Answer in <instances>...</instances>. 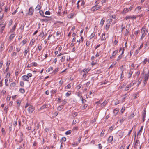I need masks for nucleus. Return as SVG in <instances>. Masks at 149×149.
Returning a JSON list of instances; mask_svg holds the SVG:
<instances>
[{
  "mask_svg": "<svg viewBox=\"0 0 149 149\" xmlns=\"http://www.w3.org/2000/svg\"><path fill=\"white\" fill-rule=\"evenodd\" d=\"M61 31H58L57 32L56 36H59V37L61 35Z\"/></svg>",
  "mask_w": 149,
  "mask_h": 149,
  "instance_id": "79ce46f5",
  "label": "nucleus"
},
{
  "mask_svg": "<svg viewBox=\"0 0 149 149\" xmlns=\"http://www.w3.org/2000/svg\"><path fill=\"white\" fill-rule=\"evenodd\" d=\"M147 61V58H146L142 62V63L143 65H145Z\"/></svg>",
  "mask_w": 149,
  "mask_h": 149,
  "instance_id": "37998d69",
  "label": "nucleus"
},
{
  "mask_svg": "<svg viewBox=\"0 0 149 149\" xmlns=\"http://www.w3.org/2000/svg\"><path fill=\"white\" fill-rule=\"evenodd\" d=\"M78 129V127L77 126H75L73 127L72 129L73 131H77Z\"/></svg>",
  "mask_w": 149,
  "mask_h": 149,
  "instance_id": "13d9d810",
  "label": "nucleus"
},
{
  "mask_svg": "<svg viewBox=\"0 0 149 149\" xmlns=\"http://www.w3.org/2000/svg\"><path fill=\"white\" fill-rule=\"evenodd\" d=\"M50 106V104H45L42 106L39 109V111L41 110H43L44 109L46 108H49Z\"/></svg>",
  "mask_w": 149,
  "mask_h": 149,
  "instance_id": "6e6552de",
  "label": "nucleus"
},
{
  "mask_svg": "<svg viewBox=\"0 0 149 149\" xmlns=\"http://www.w3.org/2000/svg\"><path fill=\"white\" fill-rule=\"evenodd\" d=\"M105 130H103L100 134V136L101 137H102L104 134Z\"/></svg>",
  "mask_w": 149,
  "mask_h": 149,
  "instance_id": "e433bc0d",
  "label": "nucleus"
},
{
  "mask_svg": "<svg viewBox=\"0 0 149 149\" xmlns=\"http://www.w3.org/2000/svg\"><path fill=\"white\" fill-rule=\"evenodd\" d=\"M4 20H2L0 21V27L2 26L1 28V30L2 32L3 31L6 26V24L4 23Z\"/></svg>",
  "mask_w": 149,
  "mask_h": 149,
  "instance_id": "7ed1b4c3",
  "label": "nucleus"
},
{
  "mask_svg": "<svg viewBox=\"0 0 149 149\" xmlns=\"http://www.w3.org/2000/svg\"><path fill=\"white\" fill-rule=\"evenodd\" d=\"M20 85L21 87H23L24 86V83L23 81H21L20 82Z\"/></svg>",
  "mask_w": 149,
  "mask_h": 149,
  "instance_id": "603ef678",
  "label": "nucleus"
},
{
  "mask_svg": "<svg viewBox=\"0 0 149 149\" xmlns=\"http://www.w3.org/2000/svg\"><path fill=\"white\" fill-rule=\"evenodd\" d=\"M135 116V115L134 113H132L130 116H128L129 119H131L133 118Z\"/></svg>",
  "mask_w": 149,
  "mask_h": 149,
  "instance_id": "bb28decb",
  "label": "nucleus"
},
{
  "mask_svg": "<svg viewBox=\"0 0 149 149\" xmlns=\"http://www.w3.org/2000/svg\"><path fill=\"white\" fill-rule=\"evenodd\" d=\"M41 8V6L40 5L38 4L35 8L36 11L40 10Z\"/></svg>",
  "mask_w": 149,
  "mask_h": 149,
  "instance_id": "b1692460",
  "label": "nucleus"
},
{
  "mask_svg": "<svg viewBox=\"0 0 149 149\" xmlns=\"http://www.w3.org/2000/svg\"><path fill=\"white\" fill-rule=\"evenodd\" d=\"M17 124V119L15 120L14 121V123H13V125L15 127L16 126Z\"/></svg>",
  "mask_w": 149,
  "mask_h": 149,
  "instance_id": "69168bd1",
  "label": "nucleus"
},
{
  "mask_svg": "<svg viewBox=\"0 0 149 149\" xmlns=\"http://www.w3.org/2000/svg\"><path fill=\"white\" fill-rule=\"evenodd\" d=\"M119 110V109L117 108L113 110V113L115 116H116L118 113Z\"/></svg>",
  "mask_w": 149,
  "mask_h": 149,
  "instance_id": "f3484780",
  "label": "nucleus"
},
{
  "mask_svg": "<svg viewBox=\"0 0 149 149\" xmlns=\"http://www.w3.org/2000/svg\"><path fill=\"white\" fill-rule=\"evenodd\" d=\"M107 104V102L106 101H104L103 103L101 104L100 105L102 107H103L105 106Z\"/></svg>",
  "mask_w": 149,
  "mask_h": 149,
  "instance_id": "c85d7f7f",
  "label": "nucleus"
},
{
  "mask_svg": "<svg viewBox=\"0 0 149 149\" xmlns=\"http://www.w3.org/2000/svg\"><path fill=\"white\" fill-rule=\"evenodd\" d=\"M59 70V68H57L55 69L53 71V73H54V74H55L57 72H58Z\"/></svg>",
  "mask_w": 149,
  "mask_h": 149,
  "instance_id": "de8ad7c7",
  "label": "nucleus"
},
{
  "mask_svg": "<svg viewBox=\"0 0 149 149\" xmlns=\"http://www.w3.org/2000/svg\"><path fill=\"white\" fill-rule=\"evenodd\" d=\"M63 105L59 106L58 107V109L60 111L63 108Z\"/></svg>",
  "mask_w": 149,
  "mask_h": 149,
  "instance_id": "3c124183",
  "label": "nucleus"
},
{
  "mask_svg": "<svg viewBox=\"0 0 149 149\" xmlns=\"http://www.w3.org/2000/svg\"><path fill=\"white\" fill-rule=\"evenodd\" d=\"M122 56L120 54L118 57L117 60L118 61V60H120V59L122 58Z\"/></svg>",
  "mask_w": 149,
  "mask_h": 149,
  "instance_id": "774afa93",
  "label": "nucleus"
},
{
  "mask_svg": "<svg viewBox=\"0 0 149 149\" xmlns=\"http://www.w3.org/2000/svg\"><path fill=\"white\" fill-rule=\"evenodd\" d=\"M66 139L65 137H62L61 139V141L63 143V142H65L66 141Z\"/></svg>",
  "mask_w": 149,
  "mask_h": 149,
  "instance_id": "a19ab883",
  "label": "nucleus"
},
{
  "mask_svg": "<svg viewBox=\"0 0 149 149\" xmlns=\"http://www.w3.org/2000/svg\"><path fill=\"white\" fill-rule=\"evenodd\" d=\"M27 42V40L26 39H24L22 42L23 43V44L24 45Z\"/></svg>",
  "mask_w": 149,
  "mask_h": 149,
  "instance_id": "338daca9",
  "label": "nucleus"
},
{
  "mask_svg": "<svg viewBox=\"0 0 149 149\" xmlns=\"http://www.w3.org/2000/svg\"><path fill=\"white\" fill-rule=\"evenodd\" d=\"M133 72L131 70H130L128 74V77L129 78L131 77Z\"/></svg>",
  "mask_w": 149,
  "mask_h": 149,
  "instance_id": "2f4dec72",
  "label": "nucleus"
},
{
  "mask_svg": "<svg viewBox=\"0 0 149 149\" xmlns=\"http://www.w3.org/2000/svg\"><path fill=\"white\" fill-rule=\"evenodd\" d=\"M33 12L34 9L33 7H31L29 9L28 15H32L33 13Z\"/></svg>",
  "mask_w": 149,
  "mask_h": 149,
  "instance_id": "1a4fd4ad",
  "label": "nucleus"
},
{
  "mask_svg": "<svg viewBox=\"0 0 149 149\" xmlns=\"http://www.w3.org/2000/svg\"><path fill=\"white\" fill-rule=\"evenodd\" d=\"M88 105L87 104H84L82 107L81 109L83 110L85 109L87 107Z\"/></svg>",
  "mask_w": 149,
  "mask_h": 149,
  "instance_id": "09e8293b",
  "label": "nucleus"
},
{
  "mask_svg": "<svg viewBox=\"0 0 149 149\" xmlns=\"http://www.w3.org/2000/svg\"><path fill=\"white\" fill-rule=\"evenodd\" d=\"M32 66H33L36 67L38 65V64L35 62H32L31 63Z\"/></svg>",
  "mask_w": 149,
  "mask_h": 149,
  "instance_id": "8fccbe9b",
  "label": "nucleus"
},
{
  "mask_svg": "<svg viewBox=\"0 0 149 149\" xmlns=\"http://www.w3.org/2000/svg\"><path fill=\"white\" fill-rule=\"evenodd\" d=\"M102 100H100L99 101L96 102V104H97L98 105H99L100 104V105L101 104V102H102Z\"/></svg>",
  "mask_w": 149,
  "mask_h": 149,
  "instance_id": "052dcab7",
  "label": "nucleus"
},
{
  "mask_svg": "<svg viewBox=\"0 0 149 149\" xmlns=\"http://www.w3.org/2000/svg\"><path fill=\"white\" fill-rule=\"evenodd\" d=\"M72 132V131L71 130H69L68 131H67L65 133V134L66 135H69L70 134H71Z\"/></svg>",
  "mask_w": 149,
  "mask_h": 149,
  "instance_id": "c03bdc74",
  "label": "nucleus"
},
{
  "mask_svg": "<svg viewBox=\"0 0 149 149\" xmlns=\"http://www.w3.org/2000/svg\"><path fill=\"white\" fill-rule=\"evenodd\" d=\"M101 6H97V5H95L91 8V11L95 12L101 9Z\"/></svg>",
  "mask_w": 149,
  "mask_h": 149,
  "instance_id": "f03ea898",
  "label": "nucleus"
},
{
  "mask_svg": "<svg viewBox=\"0 0 149 149\" xmlns=\"http://www.w3.org/2000/svg\"><path fill=\"white\" fill-rule=\"evenodd\" d=\"M78 96L79 97H80L81 99L82 103H83V102H84V101H85V102L86 101V100L83 99V97L81 95V94H80L79 92L78 93Z\"/></svg>",
  "mask_w": 149,
  "mask_h": 149,
  "instance_id": "412c9836",
  "label": "nucleus"
},
{
  "mask_svg": "<svg viewBox=\"0 0 149 149\" xmlns=\"http://www.w3.org/2000/svg\"><path fill=\"white\" fill-rule=\"evenodd\" d=\"M149 77V74H145L144 77V84L145 85L147 81L148 80V79Z\"/></svg>",
  "mask_w": 149,
  "mask_h": 149,
  "instance_id": "9d476101",
  "label": "nucleus"
},
{
  "mask_svg": "<svg viewBox=\"0 0 149 149\" xmlns=\"http://www.w3.org/2000/svg\"><path fill=\"white\" fill-rule=\"evenodd\" d=\"M87 69H89V71H90V69L89 68L84 69L82 71H81V74H82L83 73H85L86 71V70H87Z\"/></svg>",
  "mask_w": 149,
  "mask_h": 149,
  "instance_id": "58836bf2",
  "label": "nucleus"
},
{
  "mask_svg": "<svg viewBox=\"0 0 149 149\" xmlns=\"http://www.w3.org/2000/svg\"><path fill=\"white\" fill-rule=\"evenodd\" d=\"M118 50H116L115 51H114L112 53V55L110 57V58H113L118 53Z\"/></svg>",
  "mask_w": 149,
  "mask_h": 149,
  "instance_id": "4468645a",
  "label": "nucleus"
},
{
  "mask_svg": "<svg viewBox=\"0 0 149 149\" xmlns=\"http://www.w3.org/2000/svg\"><path fill=\"white\" fill-rule=\"evenodd\" d=\"M65 56H63L61 58V62H63L65 61Z\"/></svg>",
  "mask_w": 149,
  "mask_h": 149,
  "instance_id": "bf43d9fd",
  "label": "nucleus"
},
{
  "mask_svg": "<svg viewBox=\"0 0 149 149\" xmlns=\"http://www.w3.org/2000/svg\"><path fill=\"white\" fill-rule=\"evenodd\" d=\"M4 111L6 113H7L8 111V107L7 106H5L4 109Z\"/></svg>",
  "mask_w": 149,
  "mask_h": 149,
  "instance_id": "4d7b16f0",
  "label": "nucleus"
},
{
  "mask_svg": "<svg viewBox=\"0 0 149 149\" xmlns=\"http://www.w3.org/2000/svg\"><path fill=\"white\" fill-rule=\"evenodd\" d=\"M136 83V82L135 81L131 83L130 84L127 86L125 87V91L128 90L129 88L133 86Z\"/></svg>",
  "mask_w": 149,
  "mask_h": 149,
  "instance_id": "39448f33",
  "label": "nucleus"
},
{
  "mask_svg": "<svg viewBox=\"0 0 149 149\" xmlns=\"http://www.w3.org/2000/svg\"><path fill=\"white\" fill-rule=\"evenodd\" d=\"M67 99H64L63 102V105H65L67 102Z\"/></svg>",
  "mask_w": 149,
  "mask_h": 149,
  "instance_id": "6e6d98bb",
  "label": "nucleus"
},
{
  "mask_svg": "<svg viewBox=\"0 0 149 149\" xmlns=\"http://www.w3.org/2000/svg\"><path fill=\"white\" fill-rule=\"evenodd\" d=\"M129 11V10H128V9L126 8H125L123 9L121 13L122 14L125 15L126 13H127Z\"/></svg>",
  "mask_w": 149,
  "mask_h": 149,
  "instance_id": "ddd939ff",
  "label": "nucleus"
},
{
  "mask_svg": "<svg viewBox=\"0 0 149 149\" xmlns=\"http://www.w3.org/2000/svg\"><path fill=\"white\" fill-rule=\"evenodd\" d=\"M8 79H5V86H8L9 84L8 83Z\"/></svg>",
  "mask_w": 149,
  "mask_h": 149,
  "instance_id": "4c0bfd02",
  "label": "nucleus"
},
{
  "mask_svg": "<svg viewBox=\"0 0 149 149\" xmlns=\"http://www.w3.org/2000/svg\"><path fill=\"white\" fill-rule=\"evenodd\" d=\"M15 36V34H11L9 37V40L11 41L14 38Z\"/></svg>",
  "mask_w": 149,
  "mask_h": 149,
  "instance_id": "6ab92c4d",
  "label": "nucleus"
},
{
  "mask_svg": "<svg viewBox=\"0 0 149 149\" xmlns=\"http://www.w3.org/2000/svg\"><path fill=\"white\" fill-rule=\"evenodd\" d=\"M71 94V92L70 91H68L65 94V96L67 97H69Z\"/></svg>",
  "mask_w": 149,
  "mask_h": 149,
  "instance_id": "ea45409f",
  "label": "nucleus"
},
{
  "mask_svg": "<svg viewBox=\"0 0 149 149\" xmlns=\"http://www.w3.org/2000/svg\"><path fill=\"white\" fill-rule=\"evenodd\" d=\"M53 68L52 67H51L50 68H48L46 70L47 72H49L50 71H52L53 70Z\"/></svg>",
  "mask_w": 149,
  "mask_h": 149,
  "instance_id": "cd10ccee",
  "label": "nucleus"
},
{
  "mask_svg": "<svg viewBox=\"0 0 149 149\" xmlns=\"http://www.w3.org/2000/svg\"><path fill=\"white\" fill-rule=\"evenodd\" d=\"M146 116V113L145 110H144L143 113L142 114V116L143 118V121H144V118Z\"/></svg>",
  "mask_w": 149,
  "mask_h": 149,
  "instance_id": "5fc2aeb1",
  "label": "nucleus"
},
{
  "mask_svg": "<svg viewBox=\"0 0 149 149\" xmlns=\"http://www.w3.org/2000/svg\"><path fill=\"white\" fill-rule=\"evenodd\" d=\"M105 22V19L104 17H103L101 19L100 22V25L101 26H102L104 24V23Z\"/></svg>",
  "mask_w": 149,
  "mask_h": 149,
  "instance_id": "393cba45",
  "label": "nucleus"
},
{
  "mask_svg": "<svg viewBox=\"0 0 149 149\" xmlns=\"http://www.w3.org/2000/svg\"><path fill=\"white\" fill-rule=\"evenodd\" d=\"M32 76V74L31 73H29L27 74V75H24L22 76L21 77L22 80L23 81H28L30 79L29 78L31 77Z\"/></svg>",
  "mask_w": 149,
  "mask_h": 149,
  "instance_id": "f257e3e1",
  "label": "nucleus"
},
{
  "mask_svg": "<svg viewBox=\"0 0 149 149\" xmlns=\"http://www.w3.org/2000/svg\"><path fill=\"white\" fill-rule=\"evenodd\" d=\"M91 60L92 61L91 65L92 66L95 65L98 62V60Z\"/></svg>",
  "mask_w": 149,
  "mask_h": 149,
  "instance_id": "dca6fc26",
  "label": "nucleus"
},
{
  "mask_svg": "<svg viewBox=\"0 0 149 149\" xmlns=\"http://www.w3.org/2000/svg\"><path fill=\"white\" fill-rule=\"evenodd\" d=\"M71 84H68L67 86H65V89H69L71 88Z\"/></svg>",
  "mask_w": 149,
  "mask_h": 149,
  "instance_id": "c756f323",
  "label": "nucleus"
},
{
  "mask_svg": "<svg viewBox=\"0 0 149 149\" xmlns=\"http://www.w3.org/2000/svg\"><path fill=\"white\" fill-rule=\"evenodd\" d=\"M125 110V107H123L121 109L120 111L123 114L124 112V111Z\"/></svg>",
  "mask_w": 149,
  "mask_h": 149,
  "instance_id": "49530a36",
  "label": "nucleus"
},
{
  "mask_svg": "<svg viewBox=\"0 0 149 149\" xmlns=\"http://www.w3.org/2000/svg\"><path fill=\"white\" fill-rule=\"evenodd\" d=\"M110 27V25L109 24H107L106 25V29L107 30H108Z\"/></svg>",
  "mask_w": 149,
  "mask_h": 149,
  "instance_id": "e2e57ef3",
  "label": "nucleus"
},
{
  "mask_svg": "<svg viewBox=\"0 0 149 149\" xmlns=\"http://www.w3.org/2000/svg\"><path fill=\"white\" fill-rule=\"evenodd\" d=\"M16 85V84L15 82H13L10 84V86L11 87H14Z\"/></svg>",
  "mask_w": 149,
  "mask_h": 149,
  "instance_id": "c9c22d12",
  "label": "nucleus"
},
{
  "mask_svg": "<svg viewBox=\"0 0 149 149\" xmlns=\"http://www.w3.org/2000/svg\"><path fill=\"white\" fill-rule=\"evenodd\" d=\"M63 83V80L62 79H61L60 81H59V83L60 86H61Z\"/></svg>",
  "mask_w": 149,
  "mask_h": 149,
  "instance_id": "864d4df0",
  "label": "nucleus"
},
{
  "mask_svg": "<svg viewBox=\"0 0 149 149\" xmlns=\"http://www.w3.org/2000/svg\"><path fill=\"white\" fill-rule=\"evenodd\" d=\"M62 8V7L61 6H59L58 8V10L57 12V13L58 15H61V10Z\"/></svg>",
  "mask_w": 149,
  "mask_h": 149,
  "instance_id": "aec40b11",
  "label": "nucleus"
},
{
  "mask_svg": "<svg viewBox=\"0 0 149 149\" xmlns=\"http://www.w3.org/2000/svg\"><path fill=\"white\" fill-rule=\"evenodd\" d=\"M95 36V33L94 32H93V33H91V35L89 36V38H90V39L91 40Z\"/></svg>",
  "mask_w": 149,
  "mask_h": 149,
  "instance_id": "7c9ffc66",
  "label": "nucleus"
},
{
  "mask_svg": "<svg viewBox=\"0 0 149 149\" xmlns=\"http://www.w3.org/2000/svg\"><path fill=\"white\" fill-rule=\"evenodd\" d=\"M143 126H142L140 128L139 130L138 131L137 133V136L140 135L141 134L142 132L143 129Z\"/></svg>",
  "mask_w": 149,
  "mask_h": 149,
  "instance_id": "4be33fe9",
  "label": "nucleus"
},
{
  "mask_svg": "<svg viewBox=\"0 0 149 149\" xmlns=\"http://www.w3.org/2000/svg\"><path fill=\"white\" fill-rule=\"evenodd\" d=\"M17 23H15L14 24L13 26L12 27V29L10 30V32H13L15 31V30L16 27L17 26Z\"/></svg>",
  "mask_w": 149,
  "mask_h": 149,
  "instance_id": "2eb2a0df",
  "label": "nucleus"
},
{
  "mask_svg": "<svg viewBox=\"0 0 149 149\" xmlns=\"http://www.w3.org/2000/svg\"><path fill=\"white\" fill-rule=\"evenodd\" d=\"M106 37H105V33H103L102 34L100 38V40L101 41H104L106 39Z\"/></svg>",
  "mask_w": 149,
  "mask_h": 149,
  "instance_id": "9b49d317",
  "label": "nucleus"
},
{
  "mask_svg": "<svg viewBox=\"0 0 149 149\" xmlns=\"http://www.w3.org/2000/svg\"><path fill=\"white\" fill-rule=\"evenodd\" d=\"M87 70V71L86 70V71L85 73H82L83 77L85 78L86 74H87L88 72L89 71V69H87V70Z\"/></svg>",
  "mask_w": 149,
  "mask_h": 149,
  "instance_id": "473e14b6",
  "label": "nucleus"
},
{
  "mask_svg": "<svg viewBox=\"0 0 149 149\" xmlns=\"http://www.w3.org/2000/svg\"><path fill=\"white\" fill-rule=\"evenodd\" d=\"M113 136H111L109 137V138L107 139V142L108 143H111V144H112V142L113 141Z\"/></svg>",
  "mask_w": 149,
  "mask_h": 149,
  "instance_id": "f8f14e48",
  "label": "nucleus"
},
{
  "mask_svg": "<svg viewBox=\"0 0 149 149\" xmlns=\"http://www.w3.org/2000/svg\"><path fill=\"white\" fill-rule=\"evenodd\" d=\"M35 109V107H34L30 106L28 108L27 110L29 113L31 114L33 112Z\"/></svg>",
  "mask_w": 149,
  "mask_h": 149,
  "instance_id": "0eeeda50",
  "label": "nucleus"
},
{
  "mask_svg": "<svg viewBox=\"0 0 149 149\" xmlns=\"http://www.w3.org/2000/svg\"><path fill=\"white\" fill-rule=\"evenodd\" d=\"M42 45L39 44L38 46V47L36 48V49H38L39 51H40L42 49Z\"/></svg>",
  "mask_w": 149,
  "mask_h": 149,
  "instance_id": "5701e85b",
  "label": "nucleus"
},
{
  "mask_svg": "<svg viewBox=\"0 0 149 149\" xmlns=\"http://www.w3.org/2000/svg\"><path fill=\"white\" fill-rule=\"evenodd\" d=\"M39 13L40 15L42 16L43 17H48L47 16H45L44 15V12L42 10H40L39 11Z\"/></svg>",
  "mask_w": 149,
  "mask_h": 149,
  "instance_id": "a878e982",
  "label": "nucleus"
},
{
  "mask_svg": "<svg viewBox=\"0 0 149 149\" xmlns=\"http://www.w3.org/2000/svg\"><path fill=\"white\" fill-rule=\"evenodd\" d=\"M140 142L139 140H136L135 142V147H136L137 146H140Z\"/></svg>",
  "mask_w": 149,
  "mask_h": 149,
  "instance_id": "a211bd4d",
  "label": "nucleus"
},
{
  "mask_svg": "<svg viewBox=\"0 0 149 149\" xmlns=\"http://www.w3.org/2000/svg\"><path fill=\"white\" fill-rule=\"evenodd\" d=\"M29 52V49L28 48H27V49H26L25 50L24 52V55L25 56H26L27 53Z\"/></svg>",
  "mask_w": 149,
  "mask_h": 149,
  "instance_id": "680f3d73",
  "label": "nucleus"
},
{
  "mask_svg": "<svg viewBox=\"0 0 149 149\" xmlns=\"http://www.w3.org/2000/svg\"><path fill=\"white\" fill-rule=\"evenodd\" d=\"M21 102L20 101H18L17 104V108L18 109H19Z\"/></svg>",
  "mask_w": 149,
  "mask_h": 149,
  "instance_id": "f704fd0d",
  "label": "nucleus"
},
{
  "mask_svg": "<svg viewBox=\"0 0 149 149\" xmlns=\"http://www.w3.org/2000/svg\"><path fill=\"white\" fill-rule=\"evenodd\" d=\"M17 55V52H14L12 54L11 56L13 57H15Z\"/></svg>",
  "mask_w": 149,
  "mask_h": 149,
  "instance_id": "a18cd8bd",
  "label": "nucleus"
},
{
  "mask_svg": "<svg viewBox=\"0 0 149 149\" xmlns=\"http://www.w3.org/2000/svg\"><path fill=\"white\" fill-rule=\"evenodd\" d=\"M97 57V56H96V55L94 56H93L91 58V60H96V58Z\"/></svg>",
  "mask_w": 149,
  "mask_h": 149,
  "instance_id": "0e129e2a",
  "label": "nucleus"
},
{
  "mask_svg": "<svg viewBox=\"0 0 149 149\" xmlns=\"http://www.w3.org/2000/svg\"><path fill=\"white\" fill-rule=\"evenodd\" d=\"M19 91L20 92V93L22 94H24V93L25 92V90L23 88H19Z\"/></svg>",
  "mask_w": 149,
  "mask_h": 149,
  "instance_id": "72a5a7b5",
  "label": "nucleus"
},
{
  "mask_svg": "<svg viewBox=\"0 0 149 149\" xmlns=\"http://www.w3.org/2000/svg\"><path fill=\"white\" fill-rule=\"evenodd\" d=\"M146 31V28L143 27L141 29V33H142V36L141 37V39L142 40L145 36L146 34L145 33Z\"/></svg>",
  "mask_w": 149,
  "mask_h": 149,
  "instance_id": "423d86ee",
  "label": "nucleus"
},
{
  "mask_svg": "<svg viewBox=\"0 0 149 149\" xmlns=\"http://www.w3.org/2000/svg\"><path fill=\"white\" fill-rule=\"evenodd\" d=\"M137 17V16L136 15H132V16L127 15L125 17V18L124 19L125 20H128V19H136Z\"/></svg>",
  "mask_w": 149,
  "mask_h": 149,
  "instance_id": "20e7f679",
  "label": "nucleus"
}]
</instances>
